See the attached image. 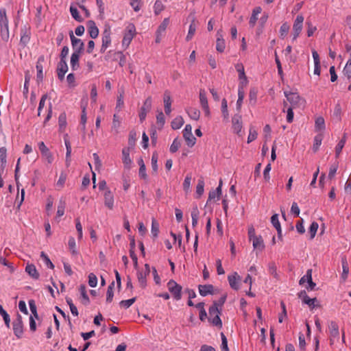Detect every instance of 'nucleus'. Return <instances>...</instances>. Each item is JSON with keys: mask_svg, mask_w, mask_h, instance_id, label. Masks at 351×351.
Returning a JSON list of instances; mask_svg holds the SVG:
<instances>
[{"mask_svg": "<svg viewBox=\"0 0 351 351\" xmlns=\"http://www.w3.org/2000/svg\"><path fill=\"white\" fill-rule=\"evenodd\" d=\"M8 19L6 15V10L0 8V36L3 41L7 43L10 38Z\"/></svg>", "mask_w": 351, "mask_h": 351, "instance_id": "nucleus-1", "label": "nucleus"}, {"mask_svg": "<svg viewBox=\"0 0 351 351\" xmlns=\"http://www.w3.org/2000/svg\"><path fill=\"white\" fill-rule=\"evenodd\" d=\"M135 35L136 27L134 24L130 23L125 29V32L122 40V46L125 48H127L130 45Z\"/></svg>", "mask_w": 351, "mask_h": 351, "instance_id": "nucleus-2", "label": "nucleus"}, {"mask_svg": "<svg viewBox=\"0 0 351 351\" xmlns=\"http://www.w3.org/2000/svg\"><path fill=\"white\" fill-rule=\"evenodd\" d=\"M167 287L169 292L172 294L176 300H180L182 298V287L173 280H170L167 283Z\"/></svg>", "mask_w": 351, "mask_h": 351, "instance_id": "nucleus-3", "label": "nucleus"}, {"mask_svg": "<svg viewBox=\"0 0 351 351\" xmlns=\"http://www.w3.org/2000/svg\"><path fill=\"white\" fill-rule=\"evenodd\" d=\"M304 18L302 14L296 16L293 25V40H295L300 36L302 28Z\"/></svg>", "mask_w": 351, "mask_h": 351, "instance_id": "nucleus-4", "label": "nucleus"}, {"mask_svg": "<svg viewBox=\"0 0 351 351\" xmlns=\"http://www.w3.org/2000/svg\"><path fill=\"white\" fill-rule=\"evenodd\" d=\"M101 53H104L111 44V30L110 27H106L101 34Z\"/></svg>", "mask_w": 351, "mask_h": 351, "instance_id": "nucleus-5", "label": "nucleus"}, {"mask_svg": "<svg viewBox=\"0 0 351 351\" xmlns=\"http://www.w3.org/2000/svg\"><path fill=\"white\" fill-rule=\"evenodd\" d=\"M182 132L187 145L193 147L196 143V138L192 133V126L189 124L186 125Z\"/></svg>", "mask_w": 351, "mask_h": 351, "instance_id": "nucleus-6", "label": "nucleus"}, {"mask_svg": "<svg viewBox=\"0 0 351 351\" xmlns=\"http://www.w3.org/2000/svg\"><path fill=\"white\" fill-rule=\"evenodd\" d=\"M199 103L200 106L204 112L206 117H209L210 116V110L208 106V99L206 97V93L205 90H199Z\"/></svg>", "mask_w": 351, "mask_h": 351, "instance_id": "nucleus-7", "label": "nucleus"}, {"mask_svg": "<svg viewBox=\"0 0 351 351\" xmlns=\"http://www.w3.org/2000/svg\"><path fill=\"white\" fill-rule=\"evenodd\" d=\"M70 38L74 51L73 53H77L80 54L84 49V44L81 39L77 38L73 34V32L70 34Z\"/></svg>", "mask_w": 351, "mask_h": 351, "instance_id": "nucleus-8", "label": "nucleus"}, {"mask_svg": "<svg viewBox=\"0 0 351 351\" xmlns=\"http://www.w3.org/2000/svg\"><path fill=\"white\" fill-rule=\"evenodd\" d=\"M13 331L17 338H21L23 333V325L22 322V317L20 315H18L16 320L13 322Z\"/></svg>", "mask_w": 351, "mask_h": 351, "instance_id": "nucleus-9", "label": "nucleus"}, {"mask_svg": "<svg viewBox=\"0 0 351 351\" xmlns=\"http://www.w3.org/2000/svg\"><path fill=\"white\" fill-rule=\"evenodd\" d=\"M152 107V98L148 97L144 101L143 106L141 108L139 112V119L143 122L147 116V113L150 110Z\"/></svg>", "mask_w": 351, "mask_h": 351, "instance_id": "nucleus-10", "label": "nucleus"}, {"mask_svg": "<svg viewBox=\"0 0 351 351\" xmlns=\"http://www.w3.org/2000/svg\"><path fill=\"white\" fill-rule=\"evenodd\" d=\"M330 332V344H333L335 339H339V331L337 324L333 321L330 323L328 326Z\"/></svg>", "mask_w": 351, "mask_h": 351, "instance_id": "nucleus-11", "label": "nucleus"}, {"mask_svg": "<svg viewBox=\"0 0 351 351\" xmlns=\"http://www.w3.org/2000/svg\"><path fill=\"white\" fill-rule=\"evenodd\" d=\"M228 280L232 289L238 290L240 288L239 285L241 278L237 272H234L232 275L228 276Z\"/></svg>", "mask_w": 351, "mask_h": 351, "instance_id": "nucleus-12", "label": "nucleus"}, {"mask_svg": "<svg viewBox=\"0 0 351 351\" xmlns=\"http://www.w3.org/2000/svg\"><path fill=\"white\" fill-rule=\"evenodd\" d=\"M104 205L110 210L114 208V198L112 193L109 189H107L104 194Z\"/></svg>", "mask_w": 351, "mask_h": 351, "instance_id": "nucleus-13", "label": "nucleus"}, {"mask_svg": "<svg viewBox=\"0 0 351 351\" xmlns=\"http://www.w3.org/2000/svg\"><path fill=\"white\" fill-rule=\"evenodd\" d=\"M68 71V65L66 61L64 60H60L57 66V74L58 79L62 80L64 75Z\"/></svg>", "mask_w": 351, "mask_h": 351, "instance_id": "nucleus-14", "label": "nucleus"}, {"mask_svg": "<svg viewBox=\"0 0 351 351\" xmlns=\"http://www.w3.org/2000/svg\"><path fill=\"white\" fill-rule=\"evenodd\" d=\"M232 123L234 131L237 134H239L243 128L241 116L239 114H234V116L232 117Z\"/></svg>", "mask_w": 351, "mask_h": 351, "instance_id": "nucleus-15", "label": "nucleus"}, {"mask_svg": "<svg viewBox=\"0 0 351 351\" xmlns=\"http://www.w3.org/2000/svg\"><path fill=\"white\" fill-rule=\"evenodd\" d=\"M299 298L302 300V302L307 304L311 308H314L317 299L310 298L306 294V291H303L299 293Z\"/></svg>", "mask_w": 351, "mask_h": 351, "instance_id": "nucleus-16", "label": "nucleus"}, {"mask_svg": "<svg viewBox=\"0 0 351 351\" xmlns=\"http://www.w3.org/2000/svg\"><path fill=\"white\" fill-rule=\"evenodd\" d=\"M165 112L166 114L169 115L171 112V99L170 93L168 91H165L163 97Z\"/></svg>", "mask_w": 351, "mask_h": 351, "instance_id": "nucleus-17", "label": "nucleus"}, {"mask_svg": "<svg viewBox=\"0 0 351 351\" xmlns=\"http://www.w3.org/2000/svg\"><path fill=\"white\" fill-rule=\"evenodd\" d=\"M88 31L92 38H96L99 35V29L93 21H89L87 23Z\"/></svg>", "mask_w": 351, "mask_h": 351, "instance_id": "nucleus-18", "label": "nucleus"}, {"mask_svg": "<svg viewBox=\"0 0 351 351\" xmlns=\"http://www.w3.org/2000/svg\"><path fill=\"white\" fill-rule=\"evenodd\" d=\"M130 147H124L122 149V160L125 167L130 168L132 164V160L130 157Z\"/></svg>", "mask_w": 351, "mask_h": 351, "instance_id": "nucleus-19", "label": "nucleus"}, {"mask_svg": "<svg viewBox=\"0 0 351 351\" xmlns=\"http://www.w3.org/2000/svg\"><path fill=\"white\" fill-rule=\"evenodd\" d=\"M30 40V32L26 27L21 29V36L20 39V44L25 47Z\"/></svg>", "mask_w": 351, "mask_h": 351, "instance_id": "nucleus-20", "label": "nucleus"}, {"mask_svg": "<svg viewBox=\"0 0 351 351\" xmlns=\"http://www.w3.org/2000/svg\"><path fill=\"white\" fill-rule=\"evenodd\" d=\"M285 95L293 107L299 104L300 97L298 93L285 92Z\"/></svg>", "mask_w": 351, "mask_h": 351, "instance_id": "nucleus-21", "label": "nucleus"}, {"mask_svg": "<svg viewBox=\"0 0 351 351\" xmlns=\"http://www.w3.org/2000/svg\"><path fill=\"white\" fill-rule=\"evenodd\" d=\"M217 38L216 40V49L217 51L222 53L224 51L226 48V43L224 39L222 38L221 30L217 32Z\"/></svg>", "mask_w": 351, "mask_h": 351, "instance_id": "nucleus-22", "label": "nucleus"}, {"mask_svg": "<svg viewBox=\"0 0 351 351\" xmlns=\"http://www.w3.org/2000/svg\"><path fill=\"white\" fill-rule=\"evenodd\" d=\"M198 289L199 294L204 297L213 293L214 287L212 285H199Z\"/></svg>", "mask_w": 351, "mask_h": 351, "instance_id": "nucleus-23", "label": "nucleus"}, {"mask_svg": "<svg viewBox=\"0 0 351 351\" xmlns=\"http://www.w3.org/2000/svg\"><path fill=\"white\" fill-rule=\"evenodd\" d=\"M80 54H77V53H73L71 56V67L73 71H77L80 68Z\"/></svg>", "mask_w": 351, "mask_h": 351, "instance_id": "nucleus-24", "label": "nucleus"}, {"mask_svg": "<svg viewBox=\"0 0 351 351\" xmlns=\"http://www.w3.org/2000/svg\"><path fill=\"white\" fill-rule=\"evenodd\" d=\"M186 112L191 119L197 121L199 119L200 111L197 108L189 107L186 109Z\"/></svg>", "mask_w": 351, "mask_h": 351, "instance_id": "nucleus-25", "label": "nucleus"}, {"mask_svg": "<svg viewBox=\"0 0 351 351\" xmlns=\"http://www.w3.org/2000/svg\"><path fill=\"white\" fill-rule=\"evenodd\" d=\"M79 291L81 295V301L82 303L84 305H87L89 304L90 300L89 298L86 293V287L84 285H81L79 288Z\"/></svg>", "mask_w": 351, "mask_h": 351, "instance_id": "nucleus-26", "label": "nucleus"}, {"mask_svg": "<svg viewBox=\"0 0 351 351\" xmlns=\"http://www.w3.org/2000/svg\"><path fill=\"white\" fill-rule=\"evenodd\" d=\"M252 241L253 247L259 251H262L265 248L263 239L261 236L254 237Z\"/></svg>", "mask_w": 351, "mask_h": 351, "instance_id": "nucleus-27", "label": "nucleus"}, {"mask_svg": "<svg viewBox=\"0 0 351 351\" xmlns=\"http://www.w3.org/2000/svg\"><path fill=\"white\" fill-rule=\"evenodd\" d=\"M138 164L139 165V177L143 180H146L147 178V176L146 173L145 165L143 158H141L138 160Z\"/></svg>", "mask_w": 351, "mask_h": 351, "instance_id": "nucleus-28", "label": "nucleus"}, {"mask_svg": "<svg viewBox=\"0 0 351 351\" xmlns=\"http://www.w3.org/2000/svg\"><path fill=\"white\" fill-rule=\"evenodd\" d=\"M25 271L34 279H38L39 278V274L36 270V267L31 264L27 265L25 267Z\"/></svg>", "mask_w": 351, "mask_h": 351, "instance_id": "nucleus-29", "label": "nucleus"}, {"mask_svg": "<svg viewBox=\"0 0 351 351\" xmlns=\"http://www.w3.org/2000/svg\"><path fill=\"white\" fill-rule=\"evenodd\" d=\"M184 121L181 116H178L173 119L171 125L173 130L180 129L184 124Z\"/></svg>", "mask_w": 351, "mask_h": 351, "instance_id": "nucleus-30", "label": "nucleus"}, {"mask_svg": "<svg viewBox=\"0 0 351 351\" xmlns=\"http://www.w3.org/2000/svg\"><path fill=\"white\" fill-rule=\"evenodd\" d=\"M7 149L5 147H0V163L2 171L6 165Z\"/></svg>", "mask_w": 351, "mask_h": 351, "instance_id": "nucleus-31", "label": "nucleus"}, {"mask_svg": "<svg viewBox=\"0 0 351 351\" xmlns=\"http://www.w3.org/2000/svg\"><path fill=\"white\" fill-rule=\"evenodd\" d=\"M147 274L143 273V271H137V278L140 286L142 288H145L147 285Z\"/></svg>", "mask_w": 351, "mask_h": 351, "instance_id": "nucleus-32", "label": "nucleus"}, {"mask_svg": "<svg viewBox=\"0 0 351 351\" xmlns=\"http://www.w3.org/2000/svg\"><path fill=\"white\" fill-rule=\"evenodd\" d=\"M69 249L73 256L78 254V251L76 248L75 240L73 237H70L68 242Z\"/></svg>", "mask_w": 351, "mask_h": 351, "instance_id": "nucleus-33", "label": "nucleus"}, {"mask_svg": "<svg viewBox=\"0 0 351 351\" xmlns=\"http://www.w3.org/2000/svg\"><path fill=\"white\" fill-rule=\"evenodd\" d=\"M315 128L316 131H323L325 130V121L322 117H317L315 122Z\"/></svg>", "mask_w": 351, "mask_h": 351, "instance_id": "nucleus-34", "label": "nucleus"}, {"mask_svg": "<svg viewBox=\"0 0 351 351\" xmlns=\"http://www.w3.org/2000/svg\"><path fill=\"white\" fill-rule=\"evenodd\" d=\"M341 263H342V269H343L341 278L343 279V280H346V278H348V275L349 273V267H348V264L347 263L346 258H342Z\"/></svg>", "mask_w": 351, "mask_h": 351, "instance_id": "nucleus-35", "label": "nucleus"}, {"mask_svg": "<svg viewBox=\"0 0 351 351\" xmlns=\"http://www.w3.org/2000/svg\"><path fill=\"white\" fill-rule=\"evenodd\" d=\"M322 139H323V136L322 134H319L315 136L314 143H313V150L315 152H316L318 150L319 146L322 144Z\"/></svg>", "mask_w": 351, "mask_h": 351, "instance_id": "nucleus-36", "label": "nucleus"}, {"mask_svg": "<svg viewBox=\"0 0 351 351\" xmlns=\"http://www.w3.org/2000/svg\"><path fill=\"white\" fill-rule=\"evenodd\" d=\"M191 215L192 219V226L193 227H195L197 225L199 218V210L197 206L193 208Z\"/></svg>", "mask_w": 351, "mask_h": 351, "instance_id": "nucleus-37", "label": "nucleus"}, {"mask_svg": "<svg viewBox=\"0 0 351 351\" xmlns=\"http://www.w3.org/2000/svg\"><path fill=\"white\" fill-rule=\"evenodd\" d=\"M169 24V19L165 18L161 23V24L158 27V29L156 31V33H158L159 34H163L167 27V26Z\"/></svg>", "mask_w": 351, "mask_h": 351, "instance_id": "nucleus-38", "label": "nucleus"}, {"mask_svg": "<svg viewBox=\"0 0 351 351\" xmlns=\"http://www.w3.org/2000/svg\"><path fill=\"white\" fill-rule=\"evenodd\" d=\"M86 101L85 102V106H82V114H81V125H82V130H86V123L87 121L86 117Z\"/></svg>", "mask_w": 351, "mask_h": 351, "instance_id": "nucleus-39", "label": "nucleus"}, {"mask_svg": "<svg viewBox=\"0 0 351 351\" xmlns=\"http://www.w3.org/2000/svg\"><path fill=\"white\" fill-rule=\"evenodd\" d=\"M114 286V282H112L111 284L108 286L107 293H106V302H111L114 296L113 288Z\"/></svg>", "mask_w": 351, "mask_h": 351, "instance_id": "nucleus-40", "label": "nucleus"}, {"mask_svg": "<svg viewBox=\"0 0 351 351\" xmlns=\"http://www.w3.org/2000/svg\"><path fill=\"white\" fill-rule=\"evenodd\" d=\"M0 315L2 316L5 324L8 328L10 327V319L8 313L3 309L2 306H0Z\"/></svg>", "mask_w": 351, "mask_h": 351, "instance_id": "nucleus-41", "label": "nucleus"}, {"mask_svg": "<svg viewBox=\"0 0 351 351\" xmlns=\"http://www.w3.org/2000/svg\"><path fill=\"white\" fill-rule=\"evenodd\" d=\"M204 191V182L203 180H199L196 186V194L197 198L200 197Z\"/></svg>", "mask_w": 351, "mask_h": 351, "instance_id": "nucleus-42", "label": "nucleus"}, {"mask_svg": "<svg viewBox=\"0 0 351 351\" xmlns=\"http://www.w3.org/2000/svg\"><path fill=\"white\" fill-rule=\"evenodd\" d=\"M345 144H346L345 138H342L337 143V145L335 147V156L337 158H338Z\"/></svg>", "mask_w": 351, "mask_h": 351, "instance_id": "nucleus-43", "label": "nucleus"}, {"mask_svg": "<svg viewBox=\"0 0 351 351\" xmlns=\"http://www.w3.org/2000/svg\"><path fill=\"white\" fill-rule=\"evenodd\" d=\"M164 5L162 4V1L160 0L156 1L154 5V12L156 15H158L163 10H164Z\"/></svg>", "mask_w": 351, "mask_h": 351, "instance_id": "nucleus-44", "label": "nucleus"}, {"mask_svg": "<svg viewBox=\"0 0 351 351\" xmlns=\"http://www.w3.org/2000/svg\"><path fill=\"white\" fill-rule=\"evenodd\" d=\"M195 30H196L195 25L194 23V21H193V22L189 25V32H188V34L186 37V40L187 41H189L190 40L192 39L193 36H194V34L195 33Z\"/></svg>", "mask_w": 351, "mask_h": 351, "instance_id": "nucleus-45", "label": "nucleus"}, {"mask_svg": "<svg viewBox=\"0 0 351 351\" xmlns=\"http://www.w3.org/2000/svg\"><path fill=\"white\" fill-rule=\"evenodd\" d=\"M318 227H319V225L317 222L313 221L311 223V224L309 227V233H310L311 239H313L315 237Z\"/></svg>", "mask_w": 351, "mask_h": 351, "instance_id": "nucleus-46", "label": "nucleus"}, {"mask_svg": "<svg viewBox=\"0 0 351 351\" xmlns=\"http://www.w3.org/2000/svg\"><path fill=\"white\" fill-rule=\"evenodd\" d=\"M312 280V269H309L306 271V274L302 276L300 280V285H303L304 282H310Z\"/></svg>", "mask_w": 351, "mask_h": 351, "instance_id": "nucleus-47", "label": "nucleus"}, {"mask_svg": "<svg viewBox=\"0 0 351 351\" xmlns=\"http://www.w3.org/2000/svg\"><path fill=\"white\" fill-rule=\"evenodd\" d=\"M124 106V100H123V91L122 93H120L119 95L117 96V104L115 109L118 111H120L121 109Z\"/></svg>", "mask_w": 351, "mask_h": 351, "instance_id": "nucleus-48", "label": "nucleus"}, {"mask_svg": "<svg viewBox=\"0 0 351 351\" xmlns=\"http://www.w3.org/2000/svg\"><path fill=\"white\" fill-rule=\"evenodd\" d=\"M70 12H71V14L72 17L75 20H76L78 22H82V21L83 19L81 17V16L79 14V12H78L77 9L76 8L71 6L70 7Z\"/></svg>", "mask_w": 351, "mask_h": 351, "instance_id": "nucleus-49", "label": "nucleus"}, {"mask_svg": "<svg viewBox=\"0 0 351 351\" xmlns=\"http://www.w3.org/2000/svg\"><path fill=\"white\" fill-rule=\"evenodd\" d=\"M221 112L224 119H228L229 117V113L228 110V104L226 99H223L221 101Z\"/></svg>", "mask_w": 351, "mask_h": 351, "instance_id": "nucleus-50", "label": "nucleus"}, {"mask_svg": "<svg viewBox=\"0 0 351 351\" xmlns=\"http://www.w3.org/2000/svg\"><path fill=\"white\" fill-rule=\"evenodd\" d=\"M135 301H136V298H132L131 299L125 300H121L119 302V305H120V306H121L124 308H128L130 306H131L134 303Z\"/></svg>", "mask_w": 351, "mask_h": 351, "instance_id": "nucleus-51", "label": "nucleus"}, {"mask_svg": "<svg viewBox=\"0 0 351 351\" xmlns=\"http://www.w3.org/2000/svg\"><path fill=\"white\" fill-rule=\"evenodd\" d=\"M244 97H245V91L239 90L238 91V99L237 101V109L239 111L241 110Z\"/></svg>", "mask_w": 351, "mask_h": 351, "instance_id": "nucleus-52", "label": "nucleus"}, {"mask_svg": "<svg viewBox=\"0 0 351 351\" xmlns=\"http://www.w3.org/2000/svg\"><path fill=\"white\" fill-rule=\"evenodd\" d=\"M151 232L154 237H156L158 236L159 232V225L158 223L154 219H153L152 221Z\"/></svg>", "mask_w": 351, "mask_h": 351, "instance_id": "nucleus-53", "label": "nucleus"}, {"mask_svg": "<svg viewBox=\"0 0 351 351\" xmlns=\"http://www.w3.org/2000/svg\"><path fill=\"white\" fill-rule=\"evenodd\" d=\"M257 136H258V133H257L256 130L253 127H250V131H249V135L247 137V143H250L252 142L253 141H254L257 138Z\"/></svg>", "mask_w": 351, "mask_h": 351, "instance_id": "nucleus-54", "label": "nucleus"}, {"mask_svg": "<svg viewBox=\"0 0 351 351\" xmlns=\"http://www.w3.org/2000/svg\"><path fill=\"white\" fill-rule=\"evenodd\" d=\"M66 180V174L64 172H62L60 175L59 179L56 182V186L59 189H62Z\"/></svg>", "mask_w": 351, "mask_h": 351, "instance_id": "nucleus-55", "label": "nucleus"}, {"mask_svg": "<svg viewBox=\"0 0 351 351\" xmlns=\"http://www.w3.org/2000/svg\"><path fill=\"white\" fill-rule=\"evenodd\" d=\"M289 28V25L287 23H285L281 25L280 28V34L282 38H284L287 35Z\"/></svg>", "mask_w": 351, "mask_h": 351, "instance_id": "nucleus-56", "label": "nucleus"}, {"mask_svg": "<svg viewBox=\"0 0 351 351\" xmlns=\"http://www.w3.org/2000/svg\"><path fill=\"white\" fill-rule=\"evenodd\" d=\"M307 25V36L311 37L313 35L314 32L317 30V27L313 26L312 23L310 21H307L306 22Z\"/></svg>", "mask_w": 351, "mask_h": 351, "instance_id": "nucleus-57", "label": "nucleus"}, {"mask_svg": "<svg viewBox=\"0 0 351 351\" xmlns=\"http://www.w3.org/2000/svg\"><path fill=\"white\" fill-rule=\"evenodd\" d=\"M235 69L239 73V79L245 77L244 66L242 63H237L235 64Z\"/></svg>", "mask_w": 351, "mask_h": 351, "instance_id": "nucleus-58", "label": "nucleus"}, {"mask_svg": "<svg viewBox=\"0 0 351 351\" xmlns=\"http://www.w3.org/2000/svg\"><path fill=\"white\" fill-rule=\"evenodd\" d=\"M191 181V176L190 175H187L184 180V182H183V189L186 193H188L190 190Z\"/></svg>", "mask_w": 351, "mask_h": 351, "instance_id": "nucleus-59", "label": "nucleus"}, {"mask_svg": "<svg viewBox=\"0 0 351 351\" xmlns=\"http://www.w3.org/2000/svg\"><path fill=\"white\" fill-rule=\"evenodd\" d=\"M269 273L272 275L274 278H278L277 267L274 263H270L268 265Z\"/></svg>", "mask_w": 351, "mask_h": 351, "instance_id": "nucleus-60", "label": "nucleus"}, {"mask_svg": "<svg viewBox=\"0 0 351 351\" xmlns=\"http://www.w3.org/2000/svg\"><path fill=\"white\" fill-rule=\"evenodd\" d=\"M239 86H238V91L239 90H242V91H245V88L247 86V84H248V80H247V77H241V78H239Z\"/></svg>", "mask_w": 351, "mask_h": 351, "instance_id": "nucleus-61", "label": "nucleus"}, {"mask_svg": "<svg viewBox=\"0 0 351 351\" xmlns=\"http://www.w3.org/2000/svg\"><path fill=\"white\" fill-rule=\"evenodd\" d=\"M210 319L214 317L216 315H219L221 313V310L216 307L215 306H211L208 311Z\"/></svg>", "mask_w": 351, "mask_h": 351, "instance_id": "nucleus-62", "label": "nucleus"}, {"mask_svg": "<svg viewBox=\"0 0 351 351\" xmlns=\"http://www.w3.org/2000/svg\"><path fill=\"white\" fill-rule=\"evenodd\" d=\"M271 223L276 229H280L281 228L280 223L278 219V215L274 214L271 217Z\"/></svg>", "mask_w": 351, "mask_h": 351, "instance_id": "nucleus-63", "label": "nucleus"}, {"mask_svg": "<svg viewBox=\"0 0 351 351\" xmlns=\"http://www.w3.org/2000/svg\"><path fill=\"white\" fill-rule=\"evenodd\" d=\"M88 285L91 287H95L97 285V278L93 273L88 275Z\"/></svg>", "mask_w": 351, "mask_h": 351, "instance_id": "nucleus-64", "label": "nucleus"}]
</instances>
